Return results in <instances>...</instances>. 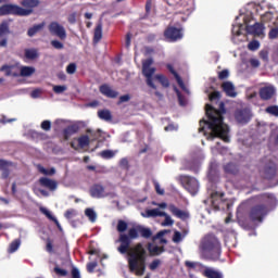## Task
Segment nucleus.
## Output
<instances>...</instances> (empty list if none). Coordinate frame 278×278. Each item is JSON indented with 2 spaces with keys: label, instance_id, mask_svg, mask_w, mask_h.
<instances>
[{
  "label": "nucleus",
  "instance_id": "nucleus-1",
  "mask_svg": "<svg viewBox=\"0 0 278 278\" xmlns=\"http://www.w3.org/2000/svg\"><path fill=\"white\" fill-rule=\"evenodd\" d=\"M138 233H140L138 227L130 228L128 235L121 233L118 238L121 245L117 248V251L122 255L127 253L130 273L136 271L137 277H142L147 270V249H144L142 243H137L131 248V240H136Z\"/></svg>",
  "mask_w": 278,
  "mask_h": 278
},
{
  "label": "nucleus",
  "instance_id": "nucleus-2",
  "mask_svg": "<svg viewBox=\"0 0 278 278\" xmlns=\"http://www.w3.org/2000/svg\"><path fill=\"white\" fill-rule=\"evenodd\" d=\"M205 112L208 121L201 119L199 131H205V125L212 130L214 138H220L224 142H229V126L225 124L223 114H226L225 102L219 103L216 110L212 104L205 105Z\"/></svg>",
  "mask_w": 278,
  "mask_h": 278
},
{
  "label": "nucleus",
  "instance_id": "nucleus-3",
  "mask_svg": "<svg viewBox=\"0 0 278 278\" xmlns=\"http://www.w3.org/2000/svg\"><path fill=\"white\" fill-rule=\"evenodd\" d=\"M202 251L210 260H219L222 253L220 241L214 235H206L201 243Z\"/></svg>",
  "mask_w": 278,
  "mask_h": 278
},
{
  "label": "nucleus",
  "instance_id": "nucleus-4",
  "mask_svg": "<svg viewBox=\"0 0 278 278\" xmlns=\"http://www.w3.org/2000/svg\"><path fill=\"white\" fill-rule=\"evenodd\" d=\"M29 16L34 10H26L17 4H3L0 7V16Z\"/></svg>",
  "mask_w": 278,
  "mask_h": 278
},
{
  "label": "nucleus",
  "instance_id": "nucleus-5",
  "mask_svg": "<svg viewBox=\"0 0 278 278\" xmlns=\"http://www.w3.org/2000/svg\"><path fill=\"white\" fill-rule=\"evenodd\" d=\"M153 60L147 59L142 61V75L146 77V83L152 90H157V86L153 83V75H155V67H151Z\"/></svg>",
  "mask_w": 278,
  "mask_h": 278
},
{
  "label": "nucleus",
  "instance_id": "nucleus-6",
  "mask_svg": "<svg viewBox=\"0 0 278 278\" xmlns=\"http://www.w3.org/2000/svg\"><path fill=\"white\" fill-rule=\"evenodd\" d=\"M266 214H268L266 204H257L250 210L249 217L253 223H262Z\"/></svg>",
  "mask_w": 278,
  "mask_h": 278
},
{
  "label": "nucleus",
  "instance_id": "nucleus-7",
  "mask_svg": "<svg viewBox=\"0 0 278 278\" xmlns=\"http://www.w3.org/2000/svg\"><path fill=\"white\" fill-rule=\"evenodd\" d=\"M180 181L190 194L194 195L199 192V180H197V178L192 176H180Z\"/></svg>",
  "mask_w": 278,
  "mask_h": 278
},
{
  "label": "nucleus",
  "instance_id": "nucleus-8",
  "mask_svg": "<svg viewBox=\"0 0 278 278\" xmlns=\"http://www.w3.org/2000/svg\"><path fill=\"white\" fill-rule=\"evenodd\" d=\"M48 30L51 36H56L60 40H64L66 38V28L58 22H51L48 26Z\"/></svg>",
  "mask_w": 278,
  "mask_h": 278
},
{
  "label": "nucleus",
  "instance_id": "nucleus-9",
  "mask_svg": "<svg viewBox=\"0 0 278 278\" xmlns=\"http://www.w3.org/2000/svg\"><path fill=\"white\" fill-rule=\"evenodd\" d=\"M165 38L169 40V42H177V40H181L184 38V35L181 34V29L177 27H168L164 31Z\"/></svg>",
  "mask_w": 278,
  "mask_h": 278
},
{
  "label": "nucleus",
  "instance_id": "nucleus-10",
  "mask_svg": "<svg viewBox=\"0 0 278 278\" xmlns=\"http://www.w3.org/2000/svg\"><path fill=\"white\" fill-rule=\"evenodd\" d=\"M235 119L240 125H247L251 121V110L249 109H239L235 112Z\"/></svg>",
  "mask_w": 278,
  "mask_h": 278
},
{
  "label": "nucleus",
  "instance_id": "nucleus-11",
  "mask_svg": "<svg viewBox=\"0 0 278 278\" xmlns=\"http://www.w3.org/2000/svg\"><path fill=\"white\" fill-rule=\"evenodd\" d=\"M89 194L92 197V199H105L108 197V192H105V187H103L101 184H94L89 189Z\"/></svg>",
  "mask_w": 278,
  "mask_h": 278
},
{
  "label": "nucleus",
  "instance_id": "nucleus-12",
  "mask_svg": "<svg viewBox=\"0 0 278 278\" xmlns=\"http://www.w3.org/2000/svg\"><path fill=\"white\" fill-rule=\"evenodd\" d=\"M277 93V90L273 86L262 87L258 91L262 101H270L273 97Z\"/></svg>",
  "mask_w": 278,
  "mask_h": 278
},
{
  "label": "nucleus",
  "instance_id": "nucleus-13",
  "mask_svg": "<svg viewBox=\"0 0 278 278\" xmlns=\"http://www.w3.org/2000/svg\"><path fill=\"white\" fill-rule=\"evenodd\" d=\"M39 186H41V188H46L47 190H50V192H55V190H58V180H53L47 177H41L39 179Z\"/></svg>",
  "mask_w": 278,
  "mask_h": 278
},
{
  "label": "nucleus",
  "instance_id": "nucleus-14",
  "mask_svg": "<svg viewBox=\"0 0 278 278\" xmlns=\"http://www.w3.org/2000/svg\"><path fill=\"white\" fill-rule=\"evenodd\" d=\"M99 91L108 99H116V97H118V91L112 89V87H110L108 84L101 85Z\"/></svg>",
  "mask_w": 278,
  "mask_h": 278
},
{
  "label": "nucleus",
  "instance_id": "nucleus-15",
  "mask_svg": "<svg viewBox=\"0 0 278 278\" xmlns=\"http://www.w3.org/2000/svg\"><path fill=\"white\" fill-rule=\"evenodd\" d=\"M225 197V193L223 192H212L211 193V203H212V207L218 212V210H220V203L223 202V198Z\"/></svg>",
  "mask_w": 278,
  "mask_h": 278
},
{
  "label": "nucleus",
  "instance_id": "nucleus-16",
  "mask_svg": "<svg viewBox=\"0 0 278 278\" xmlns=\"http://www.w3.org/2000/svg\"><path fill=\"white\" fill-rule=\"evenodd\" d=\"M245 31L252 36H262V34H264V24L255 23L254 25H247Z\"/></svg>",
  "mask_w": 278,
  "mask_h": 278
},
{
  "label": "nucleus",
  "instance_id": "nucleus-17",
  "mask_svg": "<svg viewBox=\"0 0 278 278\" xmlns=\"http://www.w3.org/2000/svg\"><path fill=\"white\" fill-rule=\"evenodd\" d=\"M147 249L151 257H156L157 255H162V253L166 252V248H164V245H153L151 242L148 243Z\"/></svg>",
  "mask_w": 278,
  "mask_h": 278
},
{
  "label": "nucleus",
  "instance_id": "nucleus-18",
  "mask_svg": "<svg viewBox=\"0 0 278 278\" xmlns=\"http://www.w3.org/2000/svg\"><path fill=\"white\" fill-rule=\"evenodd\" d=\"M166 68L175 77L179 88H181V90H186V84H184V79L181 78V76H179V73L175 71V67L173 66V64L167 63Z\"/></svg>",
  "mask_w": 278,
  "mask_h": 278
},
{
  "label": "nucleus",
  "instance_id": "nucleus-19",
  "mask_svg": "<svg viewBox=\"0 0 278 278\" xmlns=\"http://www.w3.org/2000/svg\"><path fill=\"white\" fill-rule=\"evenodd\" d=\"M222 89L226 93L227 97H237L238 93L236 92V87L233 86V83L231 81H224L222 84Z\"/></svg>",
  "mask_w": 278,
  "mask_h": 278
},
{
  "label": "nucleus",
  "instance_id": "nucleus-20",
  "mask_svg": "<svg viewBox=\"0 0 278 278\" xmlns=\"http://www.w3.org/2000/svg\"><path fill=\"white\" fill-rule=\"evenodd\" d=\"M103 38V21L100 20L94 28L93 33V42L97 45L98 42H101V39Z\"/></svg>",
  "mask_w": 278,
  "mask_h": 278
},
{
  "label": "nucleus",
  "instance_id": "nucleus-21",
  "mask_svg": "<svg viewBox=\"0 0 278 278\" xmlns=\"http://www.w3.org/2000/svg\"><path fill=\"white\" fill-rule=\"evenodd\" d=\"M77 131H79V125L74 124V125L67 126L63 130V138H64V140H70L71 136H75V134H77Z\"/></svg>",
  "mask_w": 278,
  "mask_h": 278
},
{
  "label": "nucleus",
  "instance_id": "nucleus-22",
  "mask_svg": "<svg viewBox=\"0 0 278 278\" xmlns=\"http://www.w3.org/2000/svg\"><path fill=\"white\" fill-rule=\"evenodd\" d=\"M169 212L173 216H176V218H180V220H186V218H188V213L181 211L179 207L175 206V204L169 205Z\"/></svg>",
  "mask_w": 278,
  "mask_h": 278
},
{
  "label": "nucleus",
  "instance_id": "nucleus-23",
  "mask_svg": "<svg viewBox=\"0 0 278 278\" xmlns=\"http://www.w3.org/2000/svg\"><path fill=\"white\" fill-rule=\"evenodd\" d=\"M39 211L41 212V214H43V216H46L49 220H52V223H54V225H56L59 231H62V225H60V222L58 220V218H55L51 212L49 210H47V207L41 206L39 208Z\"/></svg>",
  "mask_w": 278,
  "mask_h": 278
},
{
  "label": "nucleus",
  "instance_id": "nucleus-24",
  "mask_svg": "<svg viewBox=\"0 0 278 278\" xmlns=\"http://www.w3.org/2000/svg\"><path fill=\"white\" fill-rule=\"evenodd\" d=\"M202 275L205 278H223V273H220L212 267H204Z\"/></svg>",
  "mask_w": 278,
  "mask_h": 278
},
{
  "label": "nucleus",
  "instance_id": "nucleus-25",
  "mask_svg": "<svg viewBox=\"0 0 278 278\" xmlns=\"http://www.w3.org/2000/svg\"><path fill=\"white\" fill-rule=\"evenodd\" d=\"M24 55L26 60H38V58H40V54L38 53V49L36 48L25 49Z\"/></svg>",
  "mask_w": 278,
  "mask_h": 278
},
{
  "label": "nucleus",
  "instance_id": "nucleus-26",
  "mask_svg": "<svg viewBox=\"0 0 278 278\" xmlns=\"http://www.w3.org/2000/svg\"><path fill=\"white\" fill-rule=\"evenodd\" d=\"M77 143L79 149H86V147H90V137L88 135H81L77 138Z\"/></svg>",
  "mask_w": 278,
  "mask_h": 278
},
{
  "label": "nucleus",
  "instance_id": "nucleus-27",
  "mask_svg": "<svg viewBox=\"0 0 278 278\" xmlns=\"http://www.w3.org/2000/svg\"><path fill=\"white\" fill-rule=\"evenodd\" d=\"M21 5L26 8L25 10H34V8H38L40 5V1L38 0H22Z\"/></svg>",
  "mask_w": 278,
  "mask_h": 278
},
{
  "label": "nucleus",
  "instance_id": "nucleus-28",
  "mask_svg": "<svg viewBox=\"0 0 278 278\" xmlns=\"http://www.w3.org/2000/svg\"><path fill=\"white\" fill-rule=\"evenodd\" d=\"M98 117L101 121H105L106 123H110L112 121V112H110V110H108V109L100 110V111H98Z\"/></svg>",
  "mask_w": 278,
  "mask_h": 278
},
{
  "label": "nucleus",
  "instance_id": "nucleus-29",
  "mask_svg": "<svg viewBox=\"0 0 278 278\" xmlns=\"http://www.w3.org/2000/svg\"><path fill=\"white\" fill-rule=\"evenodd\" d=\"M148 218H157V216H166V212L160 211V208H152L146 211Z\"/></svg>",
  "mask_w": 278,
  "mask_h": 278
},
{
  "label": "nucleus",
  "instance_id": "nucleus-30",
  "mask_svg": "<svg viewBox=\"0 0 278 278\" xmlns=\"http://www.w3.org/2000/svg\"><path fill=\"white\" fill-rule=\"evenodd\" d=\"M14 65H2L0 67L1 73H4L5 77H18V74L12 73Z\"/></svg>",
  "mask_w": 278,
  "mask_h": 278
},
{
  "label": "nucleus",
  "instance_id": "nucleus-31",
  "mask_svg": "<svg viewBox=\"0 0 278 278\" xmlns=\"http://www.w3.org/2000/svg\"><path fill=\"white\" fill-rule=\"evenodd\" d=\"M36 73V68L33 66H22L20 75L21 77H31L33 74Z\"/></svg>",
  "mask_w": 278,
  "mask_h": 278
},
{
  "label": "nucleus",
  "instance_id": "nucleus-32",
  "mask_svg": "<svg viewBox=\"0 0 278 278\" xmlns=\"http://www.w3.org/2000/svg\"><path fill=\"white\" fill-rule=\"evenodd\" d=\"M154 79H157V81L163 86V88H169L170 87V80H168V77L165 75L159 74L154 76Z\"/></svg>",
  "mask_w": 278,
  "mask_h": 278
},
{
  "label": "nucleus",
  "instance_id": "nucleus-33",
  "mask_svg": "<svg viewBox=\"0 0 278 278\" xmlns=\"http://www.w3.org/2000/svg\"><path fill=\"white\" fill-rule=\"evenodd\" d=\"M86 134H89V140H91V142H94V141L99 140V138L101 137V129L92 130V129L88 128L86 130Z\"/></svg>",
  "mask_w": 278,
  "mask_h": 278
},
{
  "label": "nucleus",
  "instance_id": "nucleus-34",
  "mask_svg": "<svg viewBox=\"0 0 278 278\" xmlns=\"http://www.w3.org/2000/svg\"><path fill=\"white\" fill-rule=\"evenodd\" d=\"M10 34V22L2 21L0 24V38Z\"/></svg>",
  "mask_w": 278,
  "mask_h": 278
},
{
  "label": "nucleus",
  "instance_id": "nucleus-35",
  "mask_svg": "<svg viewBox=\"0 0 278 278\" xmlns=\"http://www.w3.org/2000/svg\"><path fill=\"white\" fill-rule=\"evenodd\" d=\"M138 231L140 233L141 238H146L147 240H149V238H151V236H153L151 228H144L142 226H138Z\"/></svg>",
  "mask_w": 278,
  "mask_h": 278
},
{
  "label": "nucleus",
  "instance_id": "nucleus-36",
  "mask_svg": "<svg viewBox=\"0 0 278 278\" xmlns=\"http://www.w3.org/2000/svg\"><path fill=\"white\" fill-rule=\"evenodd\" d=\"M43 27H45V24H37V25L30 27L28 29L27 34L31 38V37L36 36L40 31V29H42Z\"/></svg>",
  "mask_w": 278,
  "mask_h": 278
},
{
  "label": "nucleus",
  "instance_id": "nucleus-37",
  "mask_svg": "<svg viewBox=\"0 0 278 278\" xmlns=\"http://www.w3.org/2000/svg\"><path fill=\"white\" fill-rule=\"evenodd\" d=\"M115 155H116V151L114 150H103L100 152V156L103 160H112V157H115Z\"/></svg>",
  "mask_w": 278,
  "mask_h": 278
},
{
  "label": "nucleus",
  "instance_id": "nucleus-38",
  "mask_svg": "<svg viewBox=\"0 0 278 278\" xmlns=\"http://www.w3.org/2000/svg\"><path fill=\"white\" fill-rule=\"evenodd\" d=\"M20 247H21V239H15L11 242L8 252L9 253H16V251H18Z\"/></svg>",
  "mask_w": 278,
  "mask_h": 278
},
{
  "label": "nucleus",
  "instance_id": "nucleus-39",
  "mask_svg": "<svg viewBox=\"0 0 278 278\" xmlns=\"http://www.w3.org/2000/svg\"><path fill=\"white\" fill-rule=\"evenodd\" d=\"M85 216L89 218L90 223H97V213L92 208L85 210Z\"/></svg>",
  "mask_w": 278,
  "mask_h": 278
},
{
  "label": "nucleus",
  "instance_id": "nucleus-40",
  "mask_svg": "<svg viewBox=\"0 0 278 278\" xmlns=\"http://www.w3.org/2000/svg\"><path fill=\"white\" fill-rule=\"evenodd\" d=\"M11 166H12V162L0 159V170H3L4 173L8 174V173H10Z\"/></svg>",
  "mask_w": 278,
  "mask_h": 278
},
{
  "label": "nucleus",
  "instance_id": "nucleus-41",
  "mask_svg": "<svg viewBox=\"0 0 278 278\" xmlns=\"http://www.w3.org/2000/svg\"><path fill=\"white\" fill-rule=\"evenodd\" d=\"M77 210L75 208H68L67 211H65L64 213V218H66V220H71L73 218H75V216H77Z\"/></svg>",
  "mask_w": 278,
  "mask_h": 278
},
{
  "label": "nucleus",
  "instance_id": "nucleus-42",
  "mask_svg": "<svg viewBox=\"0 0 278 278\" xmlns=\"http://www.w3.org/2000/svg\"><path fill=\"white\" fill-rule=\"evenodd\" d=\"M127 227H128L127 222H125V220H123V219H119V220L117 222V227H116V229H117V231H118L119 233H125V230L127 229Z\"/></svg>",
  "mask_w": 278,
  "mask_h": 278
},
{
  "label": "nucleus",
  "instance_id": "nucleus-43",
  "mask_svg": "<svg viewBox=\"0 0 278 278\" xmlns=\"http://www.w3.org/2000/svg\"><path fill=\"white\" fill-rule=\"evenodd\" d=\"M188 164V170H191L192 173H199V163L197 161H189Z\"/></svg>",
  "mask_w": 278,
  "mask_h": 278
},
{
  "label": "nucleus",
  "instance_id": "nucleus-44",
  "mask_svg": "<svg viewBox=\"0 0 278 278\" xmlns=\"http://www.w3.org/2000/svg\"><path fill=\"white\" fill-rule=\"evenodd\" d=\"M162 265V261L160 258H155L152 261L149 265L150 270H157L160 266Z\"/></svg>",
  "mask_w": 278,
  "mask_h": 278
},
{
  "label": "nucleus",
  "instance_id": "nucleus-45",
  "mask_svg": "<svg viewBox=\"0 0 278 278\" xmlns=\"http://www.w3.org/2000/svg\"><path fill=\"white\" fill-rule=\"evenodd\" d=\"M67 87L66 85H55L53 87V92H55V94H62V92H66Z\"/></svg>",
  "mask_w": 278,
  "mask_h": 278
},
{
  "label": "nucleus",
  "instance_id": "nucleus-46",
  "mask_svg": "<svg viewBox=\"0 0 278 278\" xmlns=\"http://www.w3.org/2000/svg\"><path fill=\"white\" fill-rule=\"evenodd\" d=\"M265 112H267V114H271V116L278 117V106L277 105L267 106Z\"/></svg>",
  "mask_w": 278,
  "mask_h": 278
},
{
  "label": "nucleus",
  "instance_id": "nucleus-47",
  "mask_svg": "<svg viewBox=\"0 0 278 278\" xmlns=\"http://www.w3.org/2000/svg\"><path fill=\"white\" fill-rule=\"evenodd\" d=\"M174 92H176L178 101H179V105H186V100L184 98V94H181V91H179L177 89V87H174Z\"/></svg>",
  "mask_w": 278,
  "mask_h": 278
},
{
  "label": "nucleus",
  "instance_id": "nucleus-48",
  "mask_svg": "<svg viewBox=\"0 0 278 278\" xmlns=\"http://www.w3.org/2000/svg\"><path fill=\"white\" fill-rule=\"evenodd\" d=\"M77 72V64L75 63H70L66 67V73L68 75H75V73Z\"/></svg>",
  "mask_w": 278,
  "mask_h": 278
},
{
  "label": "nucleus",
  "instance_id": "nucleus-49",
  "mask_svg": "<svg viewBox=\"0 0 278 278\" xmlns=\"http://www.w3.org/2000/svg\"><path fill=\"white\" fill-rule=\"evenodd\" d=\"M248 49L250 51H257V49H260V41L257 40H252L249 45H248Z\"/></svg>",
  "mask_w": 278,
  "mask_h": 278
},
{
  "label": "nucleus",
  "instance_id": "nucleus-50",
  "mask_svg": "<svg viewBox=\"0 0 278 278\" xmlns=\"http://www.w3.org/2000/svg\"><path fill=\"white\" fill-rule=\"evenodd\" d=\"M216 173H218V163L212 162V163L210 164V172H208V175H216Z\"/></svg>",
  "mask_w": 278,
  "mask_h": 278
},
{
  "label": "nucleus",
  "instance_id": "nucleus-51",
  "mask_svg": "<svg viewBox=\"0 0 278 278\" xmlns=\"http://www.w3.org/2000/svg\"><path fill=\"white\" fill-rule=\"evenodd\" d=\"M41 129L43 131H51V121L45 119L43 122H41Z\"/></svg>",
  "mask_w": 278,
  "mask_h": 278
},
{
  "label": "nucleus",
  "instance_id": "nucleus-52",
  "mask_svg": "<svg viewBox=\"0 0 278 278\" xmlns=\"http://www.w3.org/2000/svg\"><path fill=\"white\" fill-rule=\"evenodd\" d=\"M54 273L55 275H58L59 277H66L68 275V271L66 269H62L60 267H54Z\"/></svg>",
  "mask_w": 278,
  "mask_h": 278
},
{
  "label": "nucleus",
  "instance_id": "nucleus-53",
  "mask_svg": "<svg viewBox=\"0 0 278 278\" xmlns=\"http://www.w3.org/2000/svg\"><path fill=\"white\" fill-rule=\"evenodd\" d=\"M51 47H53V49L62 50L64 49V43H62L60 40H52Z\"/></svg>",
  "mask_w": 278,
  "mask_h": 278
},
{
  "label": "nucleus",
  "instance_id": "nucleus-54",
  "mask_svg": "<svg viewBox=\"0 0 278 278\" xmlns=\"http://www.w3.org/2000/svg\"><path fill=\"white\" fill-rule=\"evenodd\" d=\"M268 38L270 40H275V38H278V27L271 28L268 33Z\"/></svg>",
  "mask_w": 278,
  "mask_h": 278
},
{
  "label": "nucleus",
  "instance_id": "nucleus-55",
  "mask_svg": "<svg viewBox=\"0 0 278 278\" xmlns=\"http://www.w3.org/2000/svg\"><path fill=\"white\" fill-rule=\"evenodd\" d=\"M229 78V70H223L218 73V79L225 80Z\"/></svg>",
  "mask_w": 278,
  "mask_h": 278
},
{
  "label": "nucleus",
  "instance_id": "nucleus-56",
  "mask_svg": "<svg viewBox=\"0 0 278 278\" xmlns=\"http://www.w3.org/2000/svg\"><path fill=\"white\" fill-rule=\"evenodd\" d=\"M261 20L263 21V23H268L269 21H273V13L266 12L261 16Z\"/></svg>",
  "mask_w": 278,
  "mask_h": 278
},
{
  "label": "nucleus",
  "instance_id": "nucleus-57",
  "mask_svg": "<svg viewBox=\"0 0 278 278\" xmlns=\"http://www.w3.org/2000/svg\"><path fill=\"white\" fill-rule=\"evenodd\" d=\"M67 21L71 25H75L77 23V13H71L68 16H67Z\"/></svg>",
  "mask_w": 278,
  "mask_h": 278
},
{
  "label": "nucleus",
  "instance_id": "nucleus-58",
  "mask_svg": "<svg viewBox=\"0 0 278 278\" xmlns=\"http://www.w3.org/2000/svg\"><path fill=\"white\" fill-rule=\"evenodd\" d=\"M233 168H236V165L233 163H228L224 166L225 173L233 174Z\"/></svg>",
  "mask_w": 278,
  "mask_h": 278
},
{
  "label": "nucleus",
  "instance_id": "nucleus-59",
  "mask_svg": "<svg viewBox=\"0 0 278 278\" xmlns=\"http://www.w3.org/2000/svg\"><path fill=\"white\" fill-rule=\"evenodd\" d=\"M46 251L47 253H53V241L51 239H47Z\"/></svg>",
  "mask_w": 278,
  "mask_h": 278
},
{
  "label": "nucleus",
  "instance_id": "nucleus-60",
  "mask_svg": "<svg viewBox=\"0 0 278 278\" xmlns=\"http://www.w3.org/2000/svg\"><path fill=\"white\" fill-rule=\"evenodd\" d=\"M210 101H216L218 99H220V92L219 91H213L210 97H208Z\"/></svg>",
  "mask_w": 278,
  "mask_h": 278
},
{
  "label": "nucleus",
  "instance_id": "nucleus-61",
  "mask_svg": "<svg viewBox=\"0 0 278 278\" xmlns=\"http://www.w3.org/2000/svg\"><path fill=\"white\" fill-rule=\"evenodd\" d=\"M121 168H129V160L127 157H123L119 161Z\"/></svg>",
  "mask_w": 278,
  "mask_h": 278
},
{
  "label": "nucleus",
  "instance_id": "nucleus-62",
  "mask_svg": "<svg viewBox=\"0 0 278 278\" xmlns=\"http://www.w3.org/2000/svg\"><path fill=\"white\" fill-rule=\"evenodd\" d=\"M98 264L97 262H91L87 264V270L88 273H94V268H97Z\"/></svg>",
  "mask_w": 278,
  "mask_h": 278
},
{
  "label": "nucleus",
  "instance_id": "nucleus-63",
  "mask_svg": "<svg viewBox=\"0 0 278 278\" xmlns=\"http://www.w3.org/2000/svg\"><path fill=\"white\" fill-rule=\"evenodd\" d=\"M260 58L261 60H263L264 62H268V50H262L260 52Z\"/></svg>",
  "mask_w": 278,
  "mask_h": 278
},
{
  "label": "nucleus",
  "instance_id": "nucleus-64",
  "mask_svg": "<svg viewBox=\"0 0 278 278\" xmlns=\"http://www.w3.org/2000/svg\"><path fill=\"white\" fill-rule=\"evenodd\" d=\"M173 242H176V243L181 242V232L179 231L174 232Z\"/></svg>",
  "mask_w": 278,
  "mask_h": 278
}]
</instances>
